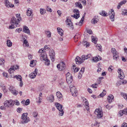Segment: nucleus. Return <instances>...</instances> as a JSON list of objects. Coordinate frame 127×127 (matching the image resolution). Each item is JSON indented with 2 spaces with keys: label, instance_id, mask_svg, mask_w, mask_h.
I'll list each match as a JSON object with an SVG mask.
<instances>
[{
  "label": "nucleus",
  "instance_id": "obj_6",
  "mask_svg": "<svg viewBox=\"0 0 127 127\" xmlns=\"http://www.w3.org/2000/svg\"><path fill=\"white\" fill-rule=\"evenodd\" d=\"M94 113L95 114L97 115V117L98 118H100L103 116V114L102 111L100 110L99 109H96Z\"/></svg>",
  "mask_w": 127,
  "mask_h": 127
},
{
  "label": "nucleus",
  "instance_id": "obj_45",
  "mask_svg": "<svg viewBox=\"0 0 127 127\" xmlns=\"http://www.w3.org/2000/svg\"><path fill=\"white\" fill-rule=\"evenodd\" d=\"M15 89V88L14 87L12 86H10L9 88V90L11 92V93H12V91Z\"/></svg>",
  "mask_w": 127,
  "mask_h": 127
},
{
  "label": "nucleus",
  "instance_id": "obj_35",
  "mask_svg": "<svg viewBox=\"0 0 127 127\" xmlns=\"http://www.w3.org/2000/svg\"><path fill=\"white\" fill-rule=\"evenodd\" d=\"M23 44L25 45V46L27 47H28L29 46V44H28V42L27 40L26 39H25L23 41Z\"/></svg>",
  "mask_w": 127,
  "mask_h": 127
},
{
  "label": "nucleus",
  "instance_id": "obj_14",
  "mask_svg": "<svg viewBox=\"0 0 127 127\" xmlns=\"http://www.w3.org/2000/svg\"><path fill=\"white\" fill-rule=\"evenodd\" d=\"M49 56L52 61V62L54 61L55 59V53L53 51L51 50V52H50Z\"/></svg>",
  "mask_w": 127,
  "mask_h": 127
},
{
  "label": "nucleus",
  "instance_id": "obj_49",
  "mask_svg": "<svg viewBox=\"0 0 127 127\" xmlns=\"http://www.w3.org/2000/svg\"><path fill=\"white\" fill-rule=\"evenodd\" d=\"M59 84L60 86L62 88H64L65 87V84L64 82H61L59 83Z\"/></svg>",
  "mask_w": 127,
  "mask_h": 127
},
{
  "label": "nucleus",
  "instance_id": "obj_30",
  "mask_svg": "<svg viewBox=\"0 0 127 127\" xmlns=\"http://www.w3.org/2000/svg\"><path fill=\"white\" fill-rule=\"evenodd\" d=\"M16 78L18 80L21 81L22 80V77L20 75H16L15 76L14 78Z\"/></svg>",
  "mask_w": 127,
  "mask_h": 127
},
{
  "label": "nucleus",
  "instance_id": "obj_36",
  "mask_svg": "<svg viewBox=\"0 0 127 127\" xmlns=\"http://www.w3.org/2000/svg\"><path fill=\"white\" fill-rule=\"evenodd\" d=\"M106 91L105 90H104L103 92L99 95V96L100 97H103L106 95Z\"/></svg>",
  "mask_w": 127,
  "mask_h": 127
},
{
  "label": "nucleus",
  "instance_id": "obj_37",
  "mask_svg": "<svg viewBox=\"0 0 127 127\" xmlns=\"http://www.w3.org/2000/svg\"><path fill=\"white\" fill-rule=\"evenodd\" d=\"M44 61H45V64L46 65H48L50 64V61L48 60V58L46 59Z\"/></svg>",
  "mask_w": 127,
  "mask_h": 127
},
{
  "label": "nucleus",
  "instance_id": "obj_27",
  "mask_svg": "<svg viewBox=\"0 0 127 127\" xmlns=\"http://www.w3.org/2000/svg\"><path fill=\"white\" fill-rule=\"evenodd\" d=\"M75 5L76 7H78L80 9H82V6L80 2H76Z\"/></svg>",
  "mask_w": 127,
  "mask_h": 127
},
{
  "label": "nucleus",
  "instance_id": "obj_13",
  "mask_svg": "<svg viewBox=\"0 0 127 127\" xmlns=\"http://www.w3.org/2000/svg\"><path fill=\"white\" fill-rule=\"evenodd\" d=\"M40 59L41 61H44L45 59H47V55L46 53H43L41 54L40 55Z\"/></svg>",
  "mask_w": 127,
  "mask_h": 127
},
{
  "label": "nucleus",
  "instance_id": "obj_31",
  "mask_svg": "<svg viewBox=\"0 0 127 127\" xmlns=\"http://www.w3.org/2000/svg\"><path fill=\"white\" fill-rule=\"evenodd\" d=\"M12 43L11 41L9 40H8L7 41V45L8 47H10L12 45Z\"/></svg>",
  "mask_w": 127,
  "mask_h": 127
},
{
  "label": "nucleus",
  "instance_id": "obj_21",
  "mask_svg": "<svg viewBox=\"0 0 127 127\" xmlns=\"http://www.w3.org/2000/svg\"><path fill=\"white\" fill-rule=\"evenodd\" d=\"M113 59L116 61L119 59V55L117 52H116L115 53L113 54Z\"/></svg>",
  "mask_w": 127,
  "mask_h": 127
},
{
  "label": "nucleus",
  "instance_id": "obj_46",
  "mask_svg": "<svg viewBox=\"0 0 127 127\" xmlns=\"http://www.w3.org/2000/svg\"><path fill=\"white\" fill-rule=\"evenodd\" d=\"M126 2V0H123L121 1L119 4L121 6L123 4H125Z\"/></svg>",
  "mask_w": 127,
  "mask_h": 127
},
{
  "label": "nucleus",
  "instance_id": "obj_61",
  "mask_svg": "<svg viewBox=\"0 0 127 127\" xmlns=\"http://www.w3.org/2000/svg\"><path fill=\"white\" fill-rule=\"evenodd\" d=\"M38 113L36 112H34L33 114V117L34 118H36L37 116Z\"/></svg>",
  "mask_w": 127,
  "mask_h": 127
},
{
  "label": "nucleus",
  "instance_id": "obj_43",
  "mask_svg": "<svg viewBox=\"0 0 127 127\" xmlns=\"http://www.w3.org/2000/svg\"><path fill=\"white\" fill-rule=\"evenodd\" d=\"M45 53V50L43 48H42L40 49L38 51L39 53Z\"/></svg>",
  "mask_w": 127,
  "mask_h": 127
},
{
  "label": "nucleus",
  "instance_id": "obj_52",
  "mask_svg": "<svg viewBox=\"0 0 127 127\" xmlns=\"http://www.w3.org/2000/svg\"><path fill=\"white\" fill-rule=\"evenodd\" d=\"M4 60L0 59V65H2V66H3V65L4 64Z\"/></svg>",
  "mask_w": 127,
  "mask_h": 127
},
{
  "label": "nucleus",
  "instance_id": "obj_57",
  "mask_svg": "<svg viewBox=\"0 0 127 127\" xmlns=\"http://www.w3.org/2000/svg\"><path fill=\"white\" fill-rule=\"evenodd\" d=\"M22 29L21 28H19L17 29H16L15 30V32H18L20 33L22 31Z\"/></svg>",
  "mask_w": 127,
  "mask_h": 127
},
{
  "label": "nucleus",
  "instance_id": "obj_18",
  "mask_svg": "<svg viewBox=\"0 0 127 127\" xmlns=\"http://www.w3.org/2000/svg\"><path fill=\"white\" fill-rule=\"evenodd\" d=\"M47 100L50 102H53L54 100V96L53 95H51L47 97Z\"/></svg>",
  "mask_w": 127,
  "mask_h": 127
},
{
  "label": "nucleus",
  "instance_id": "obj_44",
  "mask_svg": "<svg viewBox=\"0 0 127 127\" xmlns=\"http://www.w3.org/2000/svg\"><path fill=\"white\" fill-rule=\"evenodd\" d=\"M93 60L94 62H96L99 60V59L96 56L93 58Z\"/></svg>",
  "mask_w": 127,
  "mask_h": 127
},
{
  "label": "nucleus",
  "instance_id": "obj_2",
  "mask_svg": "<svg viewBox=\"0 0 127 127\" xmlns=\"http://www.w3.org/2000/svg\"><path fill=\"white\" fill-rule=\"evenodd\" d=\"M55 105L57 109L59 111V115L61 116H63L64 113V112L63 106L58 103H55Z\"/></svg>",
  "mask_w": 127,
  "mask_h": 127
},
{
  "label": "nucleus",
  "instance_id": "obj_29",
  "mask_svg": "<svg viewBox=\"0 0 127 127\" xmlns=\"http://www.w3.org/2000/svg\"><path fill=\"white\" fill-rule=\"evenodd\" d=\"M80 36V35L78 33H76L75 36L74 37V39L75 41H77V39H78Z\"/></svg>",
  "mask_w": 127,
  "mask_h": 127
},
{
  "label": "nucleus",
  "instance_id": "obj_55",
  "mask_svg": "<svg viewBox=\"0 0 127 127\" xmlns=\"http://www.w3.org/2000/svg\"><path fill=\"white\" fill-rule=\"evenodd\" d=\"M20 14H16V19L19 18L20 20V21L21 20V18L20 17Z\"/></svg>",
  "mask_w": 127,
  "mask_h": 127
},
{
  "label": "nucleus",
  "instance_id": "obj_63",
  "mask_svg": "<svg viewBox=\"0 0 127 127\" xmlns=\"http://www.w3.org/2000/svg\"><path fill=\"white\" fill-rule=\"evenodd\" d=\"M117 52L116 49L114 48H112L111 49V52L113 54L115 53V52Z\"/></svg>",
  "mask_w": 127,
  "mask_h": 127
},
{
  "label": "nucleus",
  "instance_id": "obj_4",
  "mask_svg": "<svg viewBox=\"0 0 127 127\" xmlns=\"http://www.w3.org/2000/svg\"><path fill=\"white\" fill-rule=\"evenodd\" d=\"M27 113H23L21 117L22 120L21 121V123L22 124H26L29 121V118L27 117Z\"/></svg>",
  "mask_w": 127,
  "mask_h": 127
},
{
  "label": "nucleus",
  "instance_id": "obj_58",
  "mask_svg": "<svg viewBox=\"0 0 127 127\" xmlns=\"http://www.w3.org/2000/svg\"><path fill=\"white\" fill-rule=\"evenodd\" d=\"M46 9L47 11H49L50 12H51L52 11V9L48 6H47Z\"/></svg>",
  "mask_w": 127,
  "mask_h": 127
},
{
  "label": "nucleus",
  "instance_id": "obj_40",
  "mask_svg": "<svg viewBox=\"0 0 127 127\" xmlns=\"http://www.w3.org/2000/svg\"><path fill=\"white\" fill-rule=\"evenodd\" d=\"M30 77L31 78H34L36 77V73L35 74H34L33 73H32L30 75Z\"/></svg>",
  "mask_w": 127,
  "mask_h": 127
},
{
  "label": "nucleus",
  "instance_id": "obj_19",
  "mask_svg": "<svg viewBox=\"0 0 127 127\" xmlns=\"http://www.w3.org/2000/svg\"><path fill=\"white\" fill-rule=\"evenodd\" d=\"M114 98V96L112 95H110L108 96L107 99L109 103H111L112 102V100H113Z\"/></svg>",
  "mask_w": 127,
  "mask_h": 127
},
{
  "label": "nucleus",
  "instance_id": "obj_22",
  "mask_svg": "<svg viewBox=\"0 0 127 127\" xmlns=\"http://www.w3.org/2000/svg\"><path fill=\"white\" fill-rule=\"evenodd\" d=\"M56 95L57 97L59 98V100H62V95L61 93L59 92H58L56 94Z\"/></svg>",
  "mask_w": 127,
  "mask_h": 127
},
{
  "label": "nucleus",
  "instance_id": "obj_23",
  "mask_svg": "<svg viewBox=\"0 0 127 127\" xmlns=\"http://www.w3.org/2000/svg\"><path fill=\"white\" fill-rule=\"evenodd\" d=\"M32 12V10L31 8H29L28 9L26 12L27 15L28 16H31Z\"/></svg>",
  "mask_w": 127,
  "mask_h": 127
},
{
  "label": "nucleus",
  "instance_id": "obj_7",
  "mask_svg": "<svg viewBox=\"0 0 127 127\" xmlns=\"http://www.w3.org/2000/svg\"><path fill=\"white\" fill-rule=\"evenodd\" d=\"M108 15L111 21H114V16L115 14L113 9H111L109 12Z\"/></svg>",
  "mask_w": 127,
  "mask_h": 127
},
{
  "label": "nucleus",
  "instance_id": "obj_39",
  "mask_svg": "<svg viewBox=\"0 0 127 127\" xmlns=\"http://www.w3.org/2000/svg\"><path fill=\"white\" fill-rule=\"evenodd\" d=\"M66 79H67L68 77L69 78H72L71 75L69 72H67L66 75Z\"/></svg>",
  "mask_w": 127,
  "mask_h": 127
},
{
  "label": "nucleus",
  "instance_id": "obj_59",
  "mask_svg": "<svg viewBox=\"0 0 127 127\" xmlns=\"http://www.w3.org/2000/svg\"><path fill=\"white\" fill-rule=\"evenodd\" d=\"M123 14L124 15H127V10H125L122 11Z\"/></svg>",
  "mask_w": 127,
  "mask_h": 127
},
{
  "label": "nucleus",
  "instance_id": "obj_64",
  "mask_svg": "<svg viewBox=\"0 0 127 127\" xmlns=\"http://www.w3.org/2000/svg\"><path fill=\"white\" fill-rule=\"evenodd\" d=\"M119 114L121 116H122L124 114L123 111V110H121L119 112Z\"/></svg>",
  "mask_w": 127,
  "mask_h": 127
},
{
  "label": "nucleus",
  "instance_id": "obj_3",
  "mask_svg": "<svg viewBox=\"0 0 127 127\" xmlns=\"http://www.w3.org/2000/svg\"><path fill=\"white\" fill-rule=\"evenodd\" d=\"M15 101L12 100H6L4 102V105L5 107H10L13 106L15 103Z\"/></svg>",
  "mask_w": 127,
  "mask_h": 127
},
{
  "label": "nucleus",
  "instance_id": "obj_8",
  "mask_svg": "<svg viewBox=\"0 0 127 127\" xmlns=\"http://www.w3.org/2000/svg\"><path fill=\"white\" fill-rule=\"evenodd\" d=\"M65 67V64L63 62H62L60 64H58L57 66V67L60 71L64 70Z\"/></svg>",
  "mask_w": 127,
  "mask_h": 127
},
{
  "label": "nucleus",
  "instance_id": "obj_10",
  "mask_svg": "<svg viewBox=\"0 0 127 127\" xmlns=\"http://www.w3.org/2000/svg\"><path fill=\"white\" fill-rule=\"evenodd\" d=\"M118 72L119 73V77L121 79H122L125 77V75L124 74L123 70L120 68L118 69Z\"/></svg>",
  "mask_w": 127,
  "mask_h": 127
},
{
  "label": "nucleus",
  "instance_id": "obj_1",
  "mask_svg": "<svg viewBox=\"0 0 127 127\" xmlns=\"http://www.w3.org/2000/svg\"><path fill=\"white\" fill-rule=\"evenodd\" d=\"M20 21V20L19 19H16L14 17H13L11 18L10 22L11 25L9 26V29H14L15 27L14 25H16V27L19 26L20 25L18 24V23Z\"/></svg>",
  "mask_w": 127,
  "mask_h": 127
},
{
  "label": "nucleus",
  "instance_id": "obj_15",
  "mask_svg": "<svg viewBox=\"0 0 127 127\" xmlns=\"http://www.w3.org/2000/svg\"><path fill=\"white\" fill-rule=\"evenodd\" d=\"M99 19L98 16H95L91 20V23L94 24H96L99 21Z\"/></svg>",
  "mask_w": 127,
  "mask_h": 127
},
{
  "label": "nucleus",
  "instance_id": "obj_47",
  "mask_svg": "<svg viewBox=\"0 0 127 127\" xmlns=\"http://www.w3.org/2000/svg\"><path fill=\"white\" fill-rule=\"evenodd\" d=\"M79 10L76 9H75L73 10V12L74 13H75V14H79Z\"/></svg>",
  "mask_w": 127,
  "mask_h": 127
},
{
  "label": "nucleus",
  "instance_id": "obj_50",
  "mask_svg": "<svg viewBox=\"0 0 127 127\" xmlns=\"http://www.w3.org/2000/svg\"><path fill=\"white\" fill-rule=\"evenodd\" d=\"M96 47L97 48V49L100 51H101V46L100 44H97L96 45Z\"/></svg>",
  "mask_w": 127,
  "mask_h": 127
},
{
  "label": "nucleus",
  "instance_id": "obj_12",
  "mask_svg": "<svg viewBox=\"0 0 127 127\" xmlns=\"http://www.w3.org/2000/svg\"><path fill=\"white\" fill-rule=\"evenodd\" d=\"M75 61L76 64H80L83 62V60H82V58L78 56H77L76 58Z\"/></svg>",
  "mask_w": 127,
  "mask_h": 127
},
{
  "label": "nucleus",
  "instance_id": "obj_17",
  "mask_svg": "<svg viewBox=\"0 0 127 127\" xmlns=\"http://www.w3.org/2000/svg\"><path fill=\"white\" fill-rule=\"evenodd\" d=\"M5 5L8 7H12L14 6V5L12 4L11 3H10L8 0H5Z\"/></svg>",
  "mask_w": 127,
  "mask_h": 127
},
{
  "label": "nucleus",
  "instance_id": "obj_34",
  "mask_svg": "<svg viewBox=\"0 0 127 127\" xmlns=\"http://www.w3.org/2000/svg\"><path fill=\"white\" fill-rule=\"evenodd\" d=\"M99 14L101 15L104 16H107V13L104 11H102V12H100Z\"/></svg>",
  "mask_w": 127,
  "mask_h": 127
},
{
  "label": "nucleus",
  "instance_id": "obj_32",
  "mask_svg": "<svg viewBox=\"0 0 127 127\" xmlns=\"http://www.w3.org/2000/svg\"><path fill=\"white\" fill-rule=\"evenodd\" d=\"M72 78H69L68 77L67 79H66V81L68 84H70L72 81Z\"/></svg>",
  "mask_w": 127,
  "mask_h": 127
},
{
  "label": "nucleus",
  "instance_id": "obj_53",
  "mask_svg": "<svg viewBox=\"0 0 127 127\" xmlns=\"http://www.w3.org/2000/svg\"><path fill=\"white\" fill-rule=\"evenodd\" d=\"M79 0L81 1L83 4L84 5H85L86 4V0Z\"/></svg>",
  "mask_w": 127,
  "mask_h": 127
},
{
  "label": "nucleus",
  "instance_id": "obj_20",
  "mask_svg": "<svg viewBox=\"0 0 127 127\" xmlns=\"http://www.w3.org/2000/svg\"><path fill=\"white\" fill-rule=\"evenodd\" d=\"M91 56V55L90 54H88L87 55H83L81 56V58H82V60L84 62L85 60L87 59L90 58Z\"/></svg>",
  "mask_w": 127,
  "mask_h": 127
},
{
  "label": "nucleus",
  "instance_id": "obj_48",
  "mask_svg": "<svg viewBox=\"0 0 127 127\" xmlns=\"http://www.w3.org/2000/svg\"><path fill=\"white\" fill-rule=\"evenodd\" d=\"M45 10L41 8L40 10V12L41 14H44L45 12Z\"/></svg>",
  "mask_w": 127,
  "mask_h": 127
},
{
  "label": "nucleus",
  "instance_id": "obj_9",
  "mask_svg": "<svg viewBox=\"0 0 127 127\" xmlns=\"http://www.w3.org/2000/svg\"><path fill=\"white\" fill-rule=\"evenodd\" d=\"M68 17L67 18V19L66 21V24L69 26V27H70V29L73 30L74 27L72 25V22L70 19H68Z\"/></svg>",
  "mask_w": 127,
  "mask_h": 127
},
{
  "label": "nucleus",
  "instance_id": "obj_28",
  "mask_svg": "<svg viewBox=\"0 0 127 127\" xmlns=\"http://www.w3.org/2000/svg\"><path fill=\"white\" fill-rule=\"evenodd\" d=\"M92 42L94 43L95 44H96L97 38H95V37L93 36H92Z\"/></svg>",
  "mask_w": 127,
  "mask_h": 127
},
{
  "label": "nucleus",
  "instance_id": "obj_54",
  "mask_svg": "<svg viewBox=\"0 0 127 127\" xmlns=\"http://www.w3.org/2000/svg\"><path fill=\"white\" fill-rule=\"evenodd\" d=\"M2 89L3 91V92L5 93L7 92V90L6 89L5 86H4L2 87Z\"/></svg>",
  "mask_w": 127,
  "mask_h": 127
},
{
  "label": "nucleus",
  "instance_id": "obj_16",
  "mask_svg": "<svg viewBox=\"0 0 127 127\" xmlns=\"http://www.w3.org/2000/svg\"><path fill=\"white\" fill-rule=\"evenodd\" d=\"M23 32L25 33L30 34V31L28 27L26 26H24L23 27Z\"/></svg>",
  "mask_w": 127,
  "mask_h": 127
},
{
  "label": "nucleus",
  "instance_id": "obj_26",
  "mask_svg": "<svg viewBox=\"0 0 127 127\" xmlns=\"http://www.w3.org/2000/svg\"><path fill=\"white\" fill-rule=\"evenodd\" d=\"M45 33L47 37L49 38L51 37V32L50 31L48 30L46 31H45Z\"/></svg>",
  "mask_w": 127,
  "mask_h": 127
},
{
  "label": "nucleus",
  "instance_id": "obj_51",
  "mask_svg": "<svg viewBox=\"0 0 127 127\" xmlns=\"http://www.w3.org/2000/svg\"><path fill=\"white\" fill-rule=\"evenodd\" d=\"M30 103V101L29 99H27L25 101V105H29Z\"/></svg>",
  "mask_w": 127,
  "mask_h": 127
},
{
  "label": "nucleus",
  "instance_id": "obj_56",
  "mask_svg": "<svg viewBox=\"0 0 127 127\" xmlns=\"http://www.w3.org/2000/svg\"><path fill=\"white\" fill-rule=\"evenodd\" d=\"M13 70H14V69L12 68H10L8 70V71L11 74L13 72Z\"/></svg>",
  "mask_w": 127,
  "mask_h": 127
},
{
  "label": "nucleus",
  "instance_id": "obj_33",
  "mask_svg": "<svg viewBox=\"0 0 127 127\" xmlns=\"http://www.w3.org/2000/svg\"><path fill=\"white\" fill-rule=\"evenodd\" d=\"M121 94L124 99L127 100V94L123 92L121 93Z\"/></svg>",
  "mask_w": 127,
  "mask_h": 127
},
{
  "label": "nucleus",
  "instance_id": "obj_5",
  "mask_svg": "<svg viewBox=\"0 0 127 127\" xmlns=\"http://www.w3.org/2000/svg\"><path fill=\"white\" fill-rule=\"evenodd\" d=\"M70 92L72 94V95L74 96H76L77 95V89L75 87L72 85H71L70 86Z\"/></svg>",
  "mask_w": 127,
  "mask_h": 127
},
{
  "label": "nucleus",
  "instance_id": "obj_41",
  "mask_svg": "<svg viewBox=\"0 0 127 127\" xmlns=\"http://www.w3.org/2000/svg\"><path fill=\"white\" fill-rule=\"evenodd\" d=\"M36 65V63L35 62L33 61H31L30 63V66L31 67H34Z\"/></svg>",
  "mask_w": 127,
  "mask_h": 127
},
{
  "label": "nucleus",
  "instance_id": "obj_38",
  "mask_svg": "<svg viewBox=\"0 0 127 127\" xmlns=\"http://www.w3.org/2000/svg\"><path fill=\"white\" fill-rule=\"evenodd\" d=\"M80 16V14L76 15L74 14V15H71V17H73L74 18H75L76 19H78L79 17Z\"/></svg>",
  "mask_w": 127,
  "mask_h": 127
},
{
  "label": "nucleus",
  "instance_id": "obj_62",
  "mask_svg": "<svg viewBox=\"0 0 127 127\" xmlns=\"http://www.w3.org/2000/svg\"><path fill=\"white\" fill-rule=\"evenodd\" d=\"M19 67V66L17 65H16L13 66V67L12 68L14 69V70L15 69H18Z\"/></svg>",
  "mask_w": 127,
  "mask_h": 127
},
{
  "label": "nucleus",
  "instance_id": "obj_60",
  "mask_svg": "<svg viewBox=\"0 0 127 127\" xmlns=\"http://www.w3.org/2000/svg\"><path fill=\"white\" fill-rule=\"evenodd\" d=\"M121 127H127V123H124L122 125Z\"/></svg>",
  "mask_w": 127,
  "mask_h": 127
},
{
  "label": "nucleus",
  "instance_id": "obj_24",
  "mask_svg": "<svg viewBox=\"0 0 127 127\" xmlns=\"http://www.w3.org/2000/svg\"><path fill=\"white\" fill-rule=\"evenodd\" d=\"M57 29L58 31V33L61 35L62 36L63 34V32L64 31L63 30H62L60 28L58 27L57 28Z\"/></svg>",
  "mask_w": 127,
  "mask_h": 127
},
{
  "label": "nucleus",
  "instance_id": "obj_42",
  "mask_svg": "<svg viewBox=\"0 0 127 127\" xmlns=\"http://www.w3.org/2000/svg\"><path fill=\"white\" fill-rule=\"evenodd\" d=\"M11 93L13 95H16L18 94V92L15 89L13 91H12Z\"/></svg>",
  "mask_w": 127,
  "mask_h": 127
},
{
  "label": "nucleus",
  "instance_id": "obj_11",
  "mask_svg": "<svg viewBox=\"0 0 127 127\" xmlns=\"http://www.w3.org/2000/svg\"><path fill=\"white\" fill-rule=\"evenodd\" d=\"M82 98L85 104V107L86 108V109L88 111L89 110L90 108L88 102L87 100L84 97H83Z\"/></svg>",
  "mask_w": 127,
  "mask_h": 127
},
{
  "label": "nucleus",
  "instance_id": "obj_25",
  "mask_svg": "<svg viewBox=\"0 0 127 127\" xmlns=\"http://www.w3.org/2000/svg\"><path fill=\"white\" fill-rule=\"evenodd\" d=\"M83 45L84 46H86V47H88L89 46V43L87 42L86 40H84L82 42Z\"/></svg>",
  "mask_w": 127,
  "mask_h": 127
}]
</instances>
